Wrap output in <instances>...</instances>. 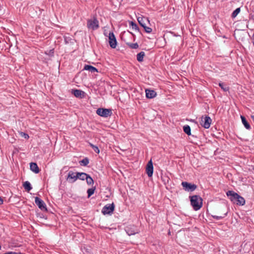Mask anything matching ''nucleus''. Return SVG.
<instances>
[{
	"mask_svg": "<svg viewBox=\"0 0 254 254\" xmlns=\"http://www.w3.org/2000/svg\"><path fill=\"white\" fill-rule=\"evenodd\" d=\"M191 205L195 210H199L202 205V199L198 195H193L190 197Z\"/></svg>",
	"mask_w": 254,
	"mask_h": 254,
	"instance_id": "obj_1",
	"label": "nucleus"
},
{
	"mask_svg": "<svg viewBox=\"0 0 254 254\" xmlns=\"http://www.w3.org/2000/svg\"><path fill=\"white\" fill-rule=\"evenodd\" d=\"M96 114L102 117L107 118L111 116L112 113L110 109L99 108L96 110Z\"/></svg>",
	"mask_w": 254,
	"mask_h": 254,
	"instance_id": "obj_2",
	"label": "nucleus"
},
{
	"mask_svg": "<svg viewBox=\"0 0 254 254\" xmlns=\"http://www.w3.org/2000/svg\"><path fill=\"white\" fill-rule=\"evenodd\" d=\"M87 26L89 29L95 30L99 27V22L96 18H93L88 20Z\"/></svg>",
	"mask_w": 254,
	"mask_h": 254,
	"instance_id": "obj_3",
	"label": "nucleus"
},
{
	"mask_svg": "<svg viewBox=\"0 0 254 254\" xmlns=\"http://www.w3.org/2000/svg\"><path fill=\"white\" fill-rule=\"evenodd\" d=\"M182 185L185 190L188 191H193L196 189V186L194 184H191L187 182H183Z\"/></svg>",
	"mask_w": 254,
	"mask_h": 254,
	"instance_id": "obj_4",
	"label": "nucleus"
},
{
	"mask_svg": "<svg viewBox=\"0 0 254 254\" xmlns=\"http://www.w3.org/2000/svg\"><path fill=\"white\" fill-rule=\"evenodd\" d=\"M114 208L115 206L113 203L107 204L103 207L102 212L104 214H109L113 212Z\"/></svg>",
	"mask_w": 254,
	"mask_h": 254,
	"instance_id": "obj_5",
	"label": "nucleus"
},
{
	"mask_svg": "<svg viewBox=\"0 0 254 254\" xmlns=\"http://www.w3.org/2000/svg\"><path fill=\"white\" fill-rule=\"evenodd\" d=\"M35 202L38 207L42 210H47L46 205L41 199L38 197L35 198Z\"/></svg>",
	"mask_w": 254,
	"mask_h": 254,
	"instance_id": "obj_6",
	"label": "nucleus"
},
{
	"mask_svg": "<svg viewBox=\"0 0 254 254\" xmlns=\"http://www.w3.org/2000/svg\"><path fill=\"white\" fill-rule=\"evenodd\" d=\"M109 43L112 48H115L117 46V41L113 32H110L109 34Z\"/></svg>",
	"mask_w": 254,
	"mask_h": 254,
	"instance_id": "obj_7",
	"label": "nucleus"
},
{
	"mask_svg": "<svg viewBox=\"0 0 254 254\" xmlns=\"http://www.w3.org/2000/svg\"><path fill=\"white\" fill-rule=\"evenodd\" d=\"M78 179V173H75L72 171H69L68 173V176L66 179L70 183H73Z\"/></svg>",
	"mask_w": 254,
	"mask_h": 254,
	"instance_id": "obj_8",
	"label": "nucleus"
},
{
	"mask_svg": "<svg viewBox=\"0 0 254 254\" xmlns=\"http://www.w3.org/2000/svg\"><path fill=\"white\" fill-rule=\"evenodd\" d=\"M226 194L229 199L233 203H235L237 199L238 194L233 190H229L226 192Z\"/></svg>",
	"mask_w": 254,
	"mask_h": 254,
	"instance_id": "obj_9",
	"label": "nucleus"
},
{
	"mask_svg": "<svg viewBox=\"0 0 254 254\" xmlns=\"http://www.w3.org/2000/svg\"><path fill=\"white\" fill-rule=\"evenodd\" d=\"M146 172L148 177H152L153 173V166L151 160H150L147 163L146 168Z\"/></svg>",
	"mask_w": 254,
	"mask_h": 254,
	"instance_id": "obj_10",
	"label": "nucleus"
},
{
	"mask_svg": "<svg viewBox=\"0 0 254 254\" xmlns=\"http://www.w3.org/2000/svg\"><path fill=\"white\" fill-rule=\"evenodd\" d=\"M137 21L139 24L142 26L144 27L146 25V23H149L150 21L147 17L142 16H138L137 17Z\"/></svg>",
	"mask_w": 254,
	"mask_h": 254,
	"instance_id": "obj_11",
	"label": "nucleus"
},
{
	"mask_svg": "<svg viewBox=\"0 0 254 254\" xmlns=\"http://www.w3.org/2000/svg\"><path fill=\"white\" fill-rule=\"evenodd\" d=\"M71 92L76 97L80 98L84 97L85 94L84 92L78 89L72 90Z\"/></svg>",
	"mask_w": 254,
	"mask_h": 254,
	"instance_id": "obj_12",
	"label": "nucleus"
},
{
	"mask_svg": "<svg viewBox=\"0 0 254 254\" xmlns=\"http://www.w3.org/2000/svg\"><path fill=\"white\" fill-rule=\"evenodd\" d=\"M146 96L147 98H153L156 95V93L152 90L146 89L145 90Z\"/></svg>",
	"mask_w": 254,
	"mask_h": 254,
	"instance_id": "obj_13",
	"label": "nucleus"
},
{
	"mask_svg": "<svg viewBox=\"0 0 254 254\" xmlns=\"http://www.w3.org/2000/svg\"><path fill=\"white\" fill-rule=\"evenodd\" d=\"M30 170L34 173L37 174L40 172V169L36 163H31L30 164Z\"/></svg>",
	"mask_w": 254,
	"mask_h": 254,
	"instance_id": "obj_14",
	"label": "nucleus"
},
{
	"mask_svg": "<svg viewBox=\"0 0 254 254\" xmlns=\"http://www.w3.org/2000/svg\"><path fill=\"white\" fill-rule=\"evenodd\" d=\"M84 69L88 70L92 73L98 72V69L90 65H85Z\"/></svg>",
	"mask_w": 254,
	"mask_h": 254,
	"instance_id": "obj_15",
	"label": "nucleus"
},
{
	"mask_svg": "<svg viewBox=\"0 0 254 254\" xmlns=\"http://www.w3.org/2000/svg\"><path fill=\"white\" fill-rule=\"evenodd\" d=\"M241 118L242 120V123L244 125V126H245V127L247 129H249V130L251 129V126L249 124V123L248 122V121H247L246 119L243 116H241Z\"/></svg>",
	"mask_w": 254,
	"mask_h": 254,
	"instance_id": "obj_16",
	"label": "nucleus"
},
{
	"mask_svg": "<svg viewBox=\"0 0 254 254\" xmlns=\"http://www.w3.org/2000/svg\"><path fill=\"white\" fill-rule=\"evenodd\" d=\"M235 203L238 205H243L245 204V200L242 196L238 194L237 199Z\"/></svg>",
	"mask_w": 254,
	"mask_h": 254,
	"instance_id": "obj_17",
	"label": "nucleus"
},
{
	"mask_svg": "<svg viewBox=\"0 0 254 254\" xmlns=\"http://www.w3.org/2000/svg\"><path fill=\"white\" fill-rule=\"evenodd\" d=\"M145 56V53L144 52H140L137 54L136 59L139 62H141L143 61V58Z\"/></svg>",
	"mask_w": 254,
	"mask_h": 254,
	"instance_id": "obj_18",
	"label": "nucleus"
},
{
	"mask_svg": "<svg viewBox=\"0 0 254 254\" xmlns=\"http://www.w3.org/2000/svg\"><path fill=\"white\" fill-rule=\"evenodd\" d=\"M200 124L205 128H206V115H204L201 117Z\"/></svg>",
	"mask_w": 254,
	"mask_h": 254,
	"instance_id": "obj_19",
	"label": "nucleus"
},
{
	"mask_svg": "<svg viewBox=\"0 0 254 254\" xmlns=\"http://www.w3.org/2000/svg\"><path fill=\"white\" fill-rule=\"evenodd\" d=\"M88 174L85 173H78V179L81 180H85L88 176Z\"/></svg>",
	"mask_w": 254,
	"mask_h": 254,
	"instance_id": "obj_20",
	"label": "nucleus"
},
{
	"mask_svg": "<svg viewBox=\"0 0 254 254\" xmlns=\"http://www.w3.org/2000/svg\"><path fill=\"white\" fill-rule=\"evenodd\" d=\"M23 186L24 189L28 191H30L32 189L30 183L28 181L25 182Z\"/></svg>",
	"mask_w": 254,
	"mask_h": 254,
	"instance_id": "obj_21",
	"label": "nucleus"
},
{
	"mask_svg": "<svg viewBox=\"0 0 254 254\" xmlns=\"http://www.w3.org/2000/svg\"><path fill=\"white\" fill-rule=\"evenodd\" d=\"M219 86L224 91H228L229 90V87L226 84L223 82H220Z\"/></svg>",
	"mask_w": 254,
	"mask_h": 254,
	"instance_id": "obj_22",
	"label": "nucleus"
},
{
	"mask_svg": "<svg viewBox=\"0 0 254 254\" xmlns=\"http://www.w3.org/2000/svg\"><path fill=\"white\" fill-rule=\"evenodd\" d=\"M184 131L188 135H190L191 134L190 127L188 125H186L183 127Z\"/></svg>",
	"mask_w": 254,
	"mask_h": 254,
	"instance_id": "obj_23",
	"label": "nucleus"
},
{
	"mask_svg": "<svg viewBox=\"0 0 254 254\" xmlns=\"http://www.w3.org/2000/svg\"><path fill=\"white\" fill-rule=\"evenodd\" d=\"M86 182L88 185H93L94 183V181L93 179L88 175L86 179Z\"/></svg>",
	"mask_w": 254,
	"mask_h": 254,
	"instance_id": "obj_24",
	"label": "nucleus"
},
{
	"mask_svg": "<svg viewBox=\"0 0 254 254\" xmlns=\"http://www.w3.org/2000/svg\"><path fill=\"white\" fill-rule=\"evenodd\" d=\"M240 7L236 8L232 13V17L235 18L236 17L237 15L240 13Z\"/></svg>",
	"mask_w": 254,
	"mask_h": 254,
	"instance_id": "obj_25",
	"label": "nucleus"
},
{
	"mask_svg": "<svg viewBox=\"0 0 254 254\" xmlns=\"http://www.w3.org/2000/svg\"><path fill=\"white\" fill-rule=\"evenodd\" d=\"M127 45L131 49H136L138 48V45L137 43H127Z\"/></svg>",
	"mask_w": 254,
	"mask_h": 254,
	"instance_id": "obj_26",
	"label": "nucleus"
},
{
	"mask_svg": "<svg viewBox=\"0 0 254 254\" xmlns=\"http://www.w3.org/2000/svg\"><path fill=\"white\" fill-rule=\"evenodd\" d=\"M90 145L96 153H97L98 154L99 153L100 150L97 146H96L91 143H90Z\"/></svg>",
	"mask_w": 254,
	"mask_h": 254,
	"instance_id": "obj_27",
	"label": "nucleus"
},
{
	"mask_svg": "<svg viewBox=\"0 0 254 254\" xmlns=\"http://www.w3.org/2000/svg\"><path fill=\"white\" fill-rule=\"evenodd\" d=\"M95 188L93 189H89L87 190V193H88V197H90L94 192L95 191Z\"/></svg>",
	"mask_w": 254,
	"mask_h": 254,
	"instance_id": "obj_28",
	"label": "nucleus"
},
{
	"mask_svg": "<svg viewBox=\"0 0 254 254\" xmlns=\"http://www.w3.org/2000/svg\"><path fill=\"white\" fill-rule=\"evenodd\" d=\"M227 212L225 213H224L222 215H221V216H215V215H214V216H212V217L213 218H216L217 220H219V219H222V218H224L227 215Z\"/></svg>",
	"mask_w": 254,
	"mask_h": 254,
	"instance_id": "obj_29",
	"label": "nucleus"
},
{
	"mask_svg": "<svg viewBox=\"0 0 254 254\" xmlns=\"http://www.w3.org/2000/svg\"><path fill=\"white\" fill-rule=\"evenodd\" d=\"M81 163L83 166H86L89 163V160L86 158L81 161Z\"/></svg>",
	"mask_w": 254,
	"mask_h": 254,
	"instance_id": "obj_30",
	"label": "nucleus"
},
{
	"mask_svg": "<svg viewBox=\"0 0 254 254\" xmlns=\"http://www.w3.org/2000/svg\"><path fill=\"white\" fill-rule=\"evenodd\" d=\"M126 232L129 236L134 235L135 233H137V231H130V230L128 228H127L126 229Z\"/></svg>",
	"mask_w": 254,
	"mask_h": 254,
	"instance_id": "obj_31",
	"label": "nucleus"
},
{
	"mask_svg": "<svg viewBox=\"0 0 254 254\" xmlns=\"http://www.w3.org/2000/svg\"><path fill=\"white\" fill-rule=\"evenodd\" d=\"M145 31V32L147 33H150L152 32V29L149 27H147L146 25L143 27Z\"/></svg>",
	"mask_w": 254,
	"mask_h": 254,
	"instance_id": "obj_32",
	"label": "nucleus"
},
{
	"mask_svg": "<svg viewBox=\"0 0 254 254\" xmlns=\"http://www.w3.org/2000/svg\"><path fill=\"white\" fill-rule=\"evenodd\" d=\"M130 25L132 26V29H134L135 30H138V27L137 25L133 22H131L130 23Z\"/></svg>",
	"mask_w": 254,
	"mask_h": 254,
	"instance_id": "obj_33",
	"label": "nucleus"
},
{
	"mask_svg": "<svg viewBox=\"0 0 254 254\" xmlns=\"http://www.w3.org/2000/svg\"><path fill=\"white\" fill-rule=\"evenodd\" d=\"M212 120L211 118L207 116V128L209 127L210 125L211 124Z\"/></svg>",
	"mask_w": 254,
	"mask_h": 254,
	"instance_id": "obj_34",
	"label": "nucleus"
},
{
	"mask_svg": "<svg viewBox=\"0 0 254 254\" xmlns=\"http://www.w3.org/2000/svg\"><path fill=\"white\" fill-rule=\"evenodd\" d=\"M21 134H22V136L24 137L25 138H29V135L23 132H21Z\"/></svg>",
	"mask_w": 254,
	"mask_h": 254,
	"instance_id": "obj_35",
	"label": "nucleus"
},
{
	"mask_svg": "<svg viewBox=\"0 0 254 254\" xmlns=\"http://www.w3.org/2000/svg\"><path fill=\"white\" fill-rule=\"evenodd\" d=\"M252 38L253 39L252 42H253V45H254V33H253V34L252 35Z\"/></svg>",
	"mask_w": 254,
	"mask_h": 254,
	"instance_id": "obj_36",
	"label": "nucleus"
},
{
	"mask_svg": "<svg viewBox=\"0 0 254 254\" xmlns=\"http://www.w3.org/2000/svg\"><path fill=\"white\" fill-rule=\"evenodd\" d=\"M2 203H3V200L0 197V204H2Z\"/></svg>",
	"mask_w": 254,
	"mask_h": 254,
	"instance_id": "obj_37",
	"label": "nucleus"
},
{
	"mask_svg": "<svg viewBox=\"0 0 254 254\" xmlns=\"http://www.w3.org/2000/svg\"><path fill=\"white\" fill-rule=\"evenodd\" d=\"M50 52H52V53H53V50H51V51H50Z\"/></svg>",
	"mask_w": 254,
	"mask_h": 254,
	"instance_id": "obj_38",
	"label": "nucleus"
}]
</instances>
